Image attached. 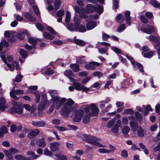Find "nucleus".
Instances as JSON below:
<instances>
[{"label": "nucleus", "mask_w": 160, "mask_h": 160, "mask_svg": "<svg viewBox=\"0 0 160 160\" xmlns=\"http://www.w3.org/2000/svg\"><path fill=\"white\" fill-rule=\"evenodd\" d=\"M74 103V102L71 98L68 99L64 106L60 110L61 114L64 117H67L69 115L71 112L74 109L73 106L72 105Z\"/></svg>", "instance_id": "obj_1"}, {"label": "nucleus", "mask_w": 160, "mask_h": 160, "mask_svg": "<svg viewBox=\"0 0 160 160\" xmlns=\"http://www.w3.org/2000/svg\"><path fill=\"white\" fill-rule=\"evenodd\" d=\"M78 136L81 137L84 141L90 144L95 145L100 147H105L104 145L100 144L98 142V141H100V139L95 137L82 133H79Z\"/></svg>", "instance_id": "obj_2"}, {"label": "nucleus", "mask_w": 160, "mask_h": 160, "mask_svg": "<svg viewBox=\"0 0 160 160\" xmlns=\"http://www.w3.org/2000/svg\"><path fill=\"white\" fill-rule=\"evenodd\" d=\"M74 27L72 24H70L68 27V29L70 31H72L78 29L79 31L81 32H84L86 31V29L85 27L83 25L79 26V20L77 17H75L74 18Z\"/></svg>", "instance_id": "obj_3"}, {"label": "nucleus", "mask_w": 160, "mask_h": 160, "mask_svg": "<svg viewBox=\"0 0 160 160\" xmlns=\"http://www.w3.org/2000/svg\"><path fill=\"white\" fill-rule=\"evenodd\" d=\"M84 110L86 113H91V115L96 116L98 114L99 109L94 103L87 105L84 108Z\"/></svg>", "instance_id": "obj_4"}, {"label": "nucleus", "mask_w": 160, "mask_h": 160, "mask_svg": "<svg viewBox=\"0 0 160 160\" xmlns=\"http://www.w3.org/2000/svg\"><path fill=\"white\" fill-rule=\"evenodd\" d=\"M67 101V99L65 98H61L60 97L53 98V100L51 101L52 104L57 109H59L63 105V103Z\"/></svg>", "instance_id": "obj_5"}, {"label": "nucleus", "mask_w": 160, "mask_h": 160, "mask_svg": "<svg viewBox=\"0 0 160 160\" xmlns=\"http://www.w3.org/2000/svg\"><path fill=\"white\" fill-rule=\"evenodd\" d=\"M1 57L4 62L7 64V66L10 68L9 70L10 71H13L14 70V68H12V66L13 67L15 68L18 71H19L20 70L18 64L17 62L15 61H13L12 62V65L8 63H7V61L5 56L3 55H1Z\"/></svg>", "instance_id": "obj_6"}, {"label": "nucleus", "mask_w": 160, "mask_h": 160, "mask_svg": "<svg viewBox=\"0 0 160 160\" xmlns=\"http://www.w3.org/2000/svg\"><path fill=\"white\" fill-rule=\"evenodd\" d=\"M73 85L74 88L78 91L82 90L83 91L87 92L89 90V88L84 86L82 84L78 82H73Z\"/></svg>", "instance_id": "obj_7"}, {"label": "nucleus", "mask_w": 160, "mask_h": 160, "mask_svg": "<svg viewBox=\"0 0 160 160\" xmlns=\"http://www.w3.org/2000/svg\"><path fill=\"white\" fill-rule=\"evenodd\" d=\"M84 112L82 110H76L73 112L74 115V120L76 122H79L81 120Z\"/></svg>", "instance_id": "obj_8"}, {"label": "nucleus", "mask_w": 160, "mask_h": 160, "mask_svg": "<svg viewBox=\"0 0 160 160\" xmlns=\"http://www.w3.org/2000/svg\"><path fill=\"white\" fill-rule=\"evenodd\" d=\"M23 108L20 105L17 104L14 107L11 108L10 112L12 113L22 114L23 112Z\"/></svg>", "instance_id": "obj_9"}, {"label": "nucleus", "mask_w": 160, "mask_h": 160, "mask_svg": "<svg viewBox=\"0 0 160 160\" xmlns=\"http://www.w3.org/2000/svg\"><path fill=\"white\" fill-rule=\"evenodd\" d=\"M101 64L96 62H91L88 64L85 65V67L87 69L90 70H95L96 69L95 66H100Z\"/></svg>", "instance_id": "obj_10"}, {"label": "nucleus", "mask_w": 160, "mask_h": 160, "mask_svg": "<svg viewBox=\"0 0 160 160\" xmlns=\"http://www.w3.org/2000/svg\"><path fill=\"white\" fill-rule=\"evenodd\" d=\"M23 93L24 91L22 90L19 89H17L16 90H15L14 89H13L10 92V94L11 97H12L14 99L17 100L18 99V98L15 96V94H22Z\"/></svg>", "instance_id": "obj_11"}, {"label": "nucleus", "mask_w": 160, "mask_h": 160, "mask_svg": "<svg viewBox=\"0 0 160 160\" xmlns=\"http://www.w3.org/2000/svg\"><path fill=\"white\" fill-rule=\"evenodd\" d=\"M15 33L12 31H6L4 32V36L7 37L8 40L10 42H13Z\"/></svg>", "instance_id": "obj_12"}, {"label": "nucleus", "mask_w": 160, "mask_h": 160, "mask_svg": "<svg viewBox=\"0 0 160 160\" xmlns=\"http://www.w3.org/2000/svg\"><path fill=\"white\" fill-rule=\"evenodd\" d=\"M96 10V7L92 4H88L85 9V12L86 13H92Z\"/></svg>", "instance_id": "obj_13"}, {"label": "nucleus", "mask_w": 160, "mask_h": 160, "mask_svg": "<svg viewBox=\"0 0 160 160\" xmlns=\"http://www.w3.org/2000/svg\"><path fill=\"white\" fill-rule=\"evenodd\" d=\"M63 73L66 76L69 78L71 81L73 82L76 81L72 78L74 76L73 73L71 70H66Z\"/></svg>", "instance_id": "obj_14"}, {"label": "nucleus", "mask_w": 160, "mask_h": 160, "mask_svg": "<svg viewBox=\"0 0 160 160\" xmlns=\"http://www.w3.org/2000/svg\"><path fill=\"white\" fill-rule=\"evenodd\" d=\"M60 143L58 142H53L50 143V148L51 151L52 152H56L58 151Z\"/></svg>", "instance_id": "obj_15"}, {"label": "nucleus", "mask_w": 160, "mask_h": 160, "mask_svg": "<svg viewBox=\"0 0 160 160\" xmlns=\"http://www.w3.org/2000/svg\"><path fill=\"white\" fill-rule=\"evenodd\" d=\"M141 30L144 33L150 34L155 31V29L152 26H149L147 27L142 28Z\"/></svg>", "instance_id": "obj_16"}, {"label": "nucleus", "mask_w": 160, "mask_h": 160, "mask_svg": "<svg viewBox=\"0 0 160 160\" xmlns=\"http://www.w3.org/2000/svg\"><path fill=\"white\" fill-rule=\"evenodd\" d=\"M129 125L132 130V131L134 132L136 131L137 128H139L140 126L138 125V123L137 122L134 121H132L129 122Z\"/></svg>", "instance_id": "obj_17"}, {"label": "nucleus", "mask_w": 160, "mask_h": 160, "mask_svg": "<svg viewBox=\"0 0 160 160\" xmlns=\"http://www.w3.org/2000/svg\"><path fill=\"white\" fill-rule=\"evenodd\" d=\"M40 131L38 129L32 130L28 135V137L30 139H32L38 134Z\"/></svg>", "instance_id": "obj_18"}, {"label": "nucleus", "mask_w": 160, "mask_h": 160, "mask_svg": "<svg viewBox=\"0 0 160 160\" xmlns=\"http://www.w3.org/2000/svg\"><path fill=\"white\" fill-rule=\"evenodd\" d=\"M7 108V106L6 103L5 99L3 98H0V110L3 111Z\"/></svg>", "instance_id": "obj_19"}, {"label": "nucleus", "mask_w": 160, "mask_h": 160, "mask_svg": "<svg viewBox=\"0 0 160 160\" xmlns=\"http://www.w3.org/2000/svg\"><path fill=\"white\" fill-rule=\"evenodd\" d=\"M32 124L36 127H43L46 125V122L43 121H32Z\"/></svg>", "instance_id": "obj_20"}, {"label": "nucleus", "mask_w": 160, "mask_h": 160, "mask_svg": "<svg viewBox=\"0 0 160 160\" xmlns=\"http://www.w3.org/2000/svg\"><path fill=\"white\" fill-rule=\"evenodd\" d=\"M136 131L138 136L140 137H143L145 133L144 130L141 126L137 128Z\"/></svg>", "instance_id": "obj_21"}, {"label": "nucleus", "mask_w": 160, "mask_h": 160, "mask_svg": "<svg viewBox=\"0 0 160 160\" xmlns=\"http://www.w3.org/2000/svg\"><path fill=\"white\" fill-rule=\"evenodd\" d=\"M27 155L30 156V157H27L29 159L28 160H32L34 159H37L39 157V156L36 155L35 153L32 151H29L27 152Z\"/></svg>", "instance_id": "obj_22"}, {"label": "nucleus", "mask_w": 160, "mask_h": 160, "mask_svg": "<svg viewBox=\"0 0 160 160\" xmlns=\"http://www.w3.org/2000/svg\"><path fill=\"white\" fill-rule=\"evenodd\" d=\"M97 26L95 21H91L88 23L86 25L87 28L88 30L93 29Z\"/></svg>", "instance_id": "obj_23"}, {"label": "nucleus", "mask_w": 160, "mask_h": 160, "mask_svg": "<svg viewBox=\"0 0 160 160\" xmlns=\"http://www.w3.org/2000/svg\"><path fill=\"white\" fill-rule=\"evenodd\" d=\"M74 9L76 12L79 13V15L80 17L85 18H87L88 17L86 15L81 12V10L78 6H75Z\"/></svg>", "instance_id": "obj_24"}, {"label": "nucleus", "mask_w": 160, "mask_h": 160, "mask_svg": "<svg viewBox=\"0 0 160 160\" xmlns=\"http://www.w3.org/2000/svg\"><path fill=\"white\" fill-rule=\"evenodd\" d=\"M45 100L46 97H43L42 98L41 102L39 104L38 107L39 110L42 111L46 107L45 104Z\"/></svg>", "instance_id": "obj_25"}, {"label": "nucleus", "mask_w": 160, "mask_h": 160, "mask_svg": "<svg viewBox=\"0 0 160 160\" xmlns=\"http://www.w3.org/2000/svg\"><path fill=\"white\" fill-rule=\"evenodd\" d=\"M132 82V79H128L127 80L124 81L122 83V87L123 88H127Z\"/></svg>", "instance_id": "obj_26"}, {"label": "nucleus", "mask_w": 160, "mask_h": 160, "mask_svg": "<svg viewBox=\"0 0 160 160\" xmlns=\"http://www.w3.org/2000/svg\"><path fill=\"white\" fill-rule=\"evenodd\" d=\"M48 93L50 95L51 97V101L53 100V98L59 97V96L57 95L58 92L56 90H49L48 91Z\"/></svg>", "instance_id": "obj_27"}, {"label": "nucleus", "mask_w": 160, "mask_h": 160, "mask_svg": "<svg viewBox=\"0 0 160 160\" xmlns=\"http://www.w3.org/2000/svg\"><path fill=\"white\" fill-rule=\"evenodd\" d=\"M43 36L45 38L50 40H52L54 38V37L53 35L46 32L43 33Z\"/></svg>", "instance_id": "obj_28"}, {"label": "nucleus", "mask_w": 160, "mask_h": 160, "mask_svg": "<svg viewBox=\"0 0 160 160\" xmlns=\"http://www.w3.org/2000/svg\"><path fill=\"white\" fill-rule=\"evenodd\" d=\"M130 12L129 11H126L125 13V17L126 19V21L127 22V23L129 25H130Z\"/></svg>", "instance_id": "obj_29"}, {"label": "nucleus", "mask_w": 160, "mask_h": 160, "mask_svg": "<svg viewBox=\"0 0 160 160\" xmlns=\"http://www.w3.org/2000/svg\"><path fill=\"white\" fill-rule=\"evenodd\" d=\"M85 58V56L77 57L76 58L77 62L80 64L86 63L87 62Z\"/></svg>", "instance_id": "obj_30"}, {"label": "nucleus", "mask_w": 160, "mask_h": 160, "mask_svg": "<svg viewBox=\"0 0 160 160\" xmlns=\"http://www.w3.org/2000/svg\"><path fill=\"white\" fill-rule=\"evenodd\" d=\"M24 16L27 19L32 22H34L36 20L35 17L32 16L28 13H25Z\"/></svg>", "instance_id": "obj_31"}, {"label": "nucleus", "mask_w": 160, "mask_h": 160, "mask_svg": "<svg viewBox=\"0 0 160 160\" xmlns=\"http://www.w3.org/2000/svg\"><path fill=\"white\" fill-rule=\"evenodd\" d=\"M91 115V113H86L82 118V122L86 124L88 122Z\"/></svg>", "instance_id": "obj_32"}, {"label": "nucleus", "mask_w": 160, "mask_h": 160, "mask_svg": "<svg viewBox=\"0 0 160 160\" xmlns=\"http://www.w3.org/2000/svg\"><path fill=\"white\" fill-rule=\"evenodd\" d=\"M37 143L38 147L41 148L45 147L46 144V142L44 141V138H42L39 139Z\"/></svg>", "instance_id": "obj_33"}, {"label": "nucleus", "mask_w": 160, "mask_h": 160, "mask_svg": "<svg viewBox=\"0 0 160 160\" xmlns=\"http://www.w3.org/2000/svg\"><path fill=\"white\" fill-rule=\"evenodd\" d=\"M70 66L74 72H78L80 70L79 65L77 64H71Z\"/></svg>", "instance_id": "obj_34"}, {"label": "nucleus", "mask_w": 160, "mask_h": 160, "mask_svg": "<svg viewBox=\"0 0 160 160\" xmlns=\"http://www.w3.org/2000/svg\"><path fill=\"white\" fill-rule=\"evenodd\" d=\"M74 42L76 44L81 46H84L86 44V42L84 41L78 39H75Z\"/></svg>", "instance_id": "obj_35"}, {"label": "nucleus", "mask_w": 160, "mask_h": 160, "mask_svg": "<svg viewBox=\"0 0 160 160\" xmlns=\"http://www.w3.org/2000/svg\"><path fill=\"white\" fill-rule=\"evenodd\" d=\"M25 35H27L26 31L22 32L21 33H18L17 35V37L19 39L22 40L24 39Z\"/></svg>", "instance_id": "obj_36"}, {"label": "nucleus", "mask_w": 160, "mask_h": 160, "mask_svg": "<svg viewBox=\"0 0 160 160\" xmlns=\"http://www.w3.org/2000/svg\"><path fill=\"white\" fill-rule=\"evenodd\" d=\"M15 158L18 160H28V158L22 155H17L15 156Z\"/></svg>", "instance_id": "obj_37"}, {"label": "nucleus", "mask_w": 160, "mask_h": 160, "mask_svg": "<svg viewBox=\"0 0 160 160\" xmlns=\"http://www.w3.org/2000/svg\"><path fill=\"white\" fill-rule=\"evenodd\" d=\"M111 131L113 133V134L115 136L118 135V132L119 131L118 127L114 125L111 129Z\"/></svg>", "instance_id": "obj_38"}, {"label": "nucleus", "mask_w": 160, "mask_h": 160, "mask_svg": "<svg viewBox=\"0 0 160 160\" xmlns=\"http://www.w3.org/2000/svg\"><path fill=\"white\" fill-rule=\"evenodd\" d=\"M5 156L8 158V160H12L13 158L12 156L8 150H5L3 151Z\"/></svg>", "instance_id": "obj_39"}, {"label": "nucleus", "mask_w": 160, "mask_h": 160, "mask_svg": "<svg viewBox=\"0 0 160 160\" xmlns=\"http://www.w3.org/2000/svg\"><path fill=\"white\" fill-rule=\"evenodd\" d=\"M147 38L151 42H156L158 41V38L157 37L152 35H150L148 38Z\"/></svg>", "instance_id": "obj_40"}, {"label": "nucleus", "mask_w": 160, "mask_h": 160, "mask_svg": "<svg viewBox=\"0 0 160 160\" xmlns=\"http://www.w3.org/2000/svg\"><path fill=\"white\" fill-rule=\"evenodd\" d=\"M116 20L119 23H122L124 22V18L122 16L121 14H120L117 16Z\"/></svg>", "instance_id": "obj_41"}, {"label": "nucleus", "mask_w": 160, "mask_h": 160, "mask_svg": "<svg viewBox=\"0 0 160 160\" xmlns=\"http://www.w3.org/2000/svg\"><path fill=\"white\" fill-rule=\"evenodd\" d=\"M130 130V128L128 126H125L122 129V133L125 135L127 134Z\"/></svg>", "instance_id": "obj_42"}, {"label": "nucleus", "mask_w": 160, "mask_h": 160, "mask_svg": "<svg viewBox=\"0 0 160 160\" xmlns=\"http://www.w3.org/2000/svg\"><path fill=\"white\" fill-rule=\"evenodd\" d=\"M19 53L23 58H26L27 56V52L23 49H20Z\"/></svg>", "instance_id": "obj_43"}, {"label": "nucleus", "mask_w": 160, "mask_h": 160, "mask_svg": "<svg viewBox=\"0 0 160 160\" xmlns=\"http://www.w3.org/2000/svg\"><path fill=\"white\" fill-rule=\"evenodd\" d=\"M28 42L31 43L33 47L37 44V42L36 40L34 38H29L28 39Z\"/></svg>", "instance_id": "obj_44"}, {"label": "nucleus", "mask_w": 160, "mask_h": 160, "mask_svg": "<svg viewBox=\"0 0 160 160\" xmlns=\"http://www.w3.org/2000/svg\"><path fill=\"white\" fill-rule=\"evenodd\" d=\"M150 3L155 8L159 7L160 6V3H158L156 1L154 0L150 1Z\"/></svg>", "instance_id": "obj_45"}, {"label": "nucleus", "mask_w": 160, "mask_h": 160, "mask_svg": "<svg viewBox=\"0 0 160 160\" xmlns=\"http://www.w3.org/2000/svg\"><path fill=\"white\" fill-rule=\"evenodd\" d=\"M115 121L113 119H112L109 121L106 124V126L108 128H110L115 123Z\"/></svg>", "instance_id": "obj_46"}, {"label": "nucleus", "mask_w": 160, "mask_h": 160, "mask_svg": "<svg viewBox=\"0 0 160 160\" xmlns=\"http://www.w3.org/2000/svg\"><path fill=\"white\" fill-rule=\"evenodd\" d=\"M8 152L11 154H14L18 152V149L13 148H10L8 150Z\"/></svg>", "instance_id": "obj_47"}, {"label": "nucleus", "mask_w": 160, "mask_h": 160, "mask_svg": "<svg viewBox=\"0 0 160 160\" xmlns=\"http://www.w3.org/2000/svg\"><path fill=\"white\" fill-rule=\"evenodd\" d=\"M61 5L60 0H56L55 2L54 8L56 10L58 9Z\"/></svg>", "instance_id": "obj_48"}, {"label": "nucleus", "mask_w": 160, "mask_h": 160, "mask_svg": "<svg viewBox=\"0 0 160 160\" xmlns=\"http://www.w3.org/2000/svg\"><path fill=\"white\" fill-rule=\"evenodd\" d=\"M23 107L26 110L30 111L31 113L33 112L32 110V108L29 105L27 104H24L23 105Z\"/></svg>", "instance_id": "obj_49"}, {"label": "nucleus", "mask_w": 160, "mask_h": 160, "mask_svg": "<svg viewBox=\"0 0 160 160\" xmlns=\"http://www.w3.org/2000/svg\"><path fill=\"white\" fill-rule=\"evenodd\" d=\"M126 28L125 25L124 24H121L117 29V31L118 32H121Z\"/></svg>", "instance_id": "obj_50"}, {"label": "nucleus", "mask_w": 160, "mask_h": 160, "mask_svg": "<svg viewBox=\"0 0 160 160\" xmlns=\"http://www.w3.org/2000/svg\"><path fill=\"white\" fill-rule=\"evenodd\" d=\"M32 8L33 10H34L35 13L37 15L39 14L40 12L39 10V9L37 6H36L34 4H32Z\"/></svg>", "instance_id": "obj_51"}, {"label": "nucleus", "mask_w": 160, "mask_h": 160, "mask_svg": "<svg viewBox=\"0 0 160 160\" xmlns=\"http://www.w3.org/2000/svg\"><path fill=\"white\" fill-rule=\"evenodd\" d=\"M56 156L58 158V160H67V158L65 156L57 154Z\"/></svg>", "instance_id": "obj_52"}, {"label": "nucleus", "mask_w": 160, "mask_h": 160, "mask_svg": "<svg viewBox=\"0 0 160 160\" xmlns=\"http://www.w3.org/2000/svg\"><path fill=\"white\" fill-rule=\"evenodd\" d=\"M47 30L49 31L50 32L54 35H57V32H56L50 26H47L46 27Z\"/></svg>", "instance_id": "obj_53"}, {"label": "nucleus", "mask_w": 160, "mask_h": 160, "mask_svg": "<svg viewBox=\"0 0 160 160\" xmlns=\"http://www.w3.org/2000/svg\"><path fill=\"white\" fill-rule=\"evenodd\" d=\"M116 150V148L114 146H113L111 145H109V149H108V153H113L114 151Z\"/></svg>", "instance_id": "obj_54"}, {"label": "nucleus", "mask_w": 160, "mask_h": 160, "mask_svg": "<svg viewBox=\"0 0 160 160\" xmlns=\"http://www.w3.org/2000/svg\"><path fill=\"white\" fill-rule=\"evenodd\" d=\"M66 15L65 22L67 23H68L69 22L70 19L71 13L68 11H67L66 12Z\"/></svg>", "instance_id": "obj_55"}, {"label": "nucleus", "mask_w": 160, "mask_h": 160, "mask_svg": "<svg viewBox=\"0 0 160 160\" xmlns=\"http://www.w3.org/2000/svg\"><path fill=\"white\" fill-rule=\"evenodd\" d=\"M96 8L97 12L100 14L102 13L103 11V7L101 5H98L96 7Z\"/></svg>", "instance_id": "obj_56"}, {"label": "nucleus", "mask_w": 160, "mask_h": 160, "mask_svg": "<svg viewBox=\"0 0 160 160\" xmlns=\"http://www.w3.org/2000/svg\"><path fill=\"white\" fill-rule=\"evenodd\" d=\"M3 44H4V45L6 47L8 46V43L7 42L4 40H2L0 43V52L2 51Z\"/></svg>", "instance_id": "obj_57"}, {"label": "nucleus", "mask_w": 160, "mask_h": 160, "mask_svg": "<svg viewBox=\"0 0 160 160\" xmlns=\"http://www.w3.org/2000/svg\"><path fill=\"white\" fill-rule=\"evenodd\" d=\"M135 64H136L140 72H144L142 66L141 64L138 62H136L135 63Z\"/></svg>", "instance_id": "obj_58"}, {"label": "nucleus", "mask_w": 160, "mask_h": 160, "mask_svg": "<svg viewBox=\"0 0 160 160\" xmlns=\"http://www.w3.org/2000/svg\"><path fill=\"white\" fill-rule=\"evenodd\" d=\"M93 75L94 76H97L98 78H101L103 74L99 71H96L93 72Z\"/></svg>", "instance_id": "obj_59"}, {"label": "nucleus", "mask_w": 160, "mask_h": 160, "mask_svg": "<svg viewBox=\"0 0 160 160\" xmlns=\"http://www.w3.org/2000/svg\"><path fill=\"white\" fill-rule=\"evenodd\" d=\"M28 131V130L27 128H24L23 130V132L20 134L18 136L21 138H23L26 135V133Z\"/></svg>", "instance_id": "obj_60"}, {"label": "nucleus", "mask_w": 160, "mask_h": 160, "mask_svg": "<svg viewBox=\"0 0 160 160\" xmlns=\"http://www.w3.org/2000/svg\"><path fill=\"white\" fill-rule=\"evenodd\" d=\"M44 154L45 155L51 156L52 155V152L49 150L47 148H45L44 151Z\"/></svg>", "instance_id": "obj_61"}, {"label": "nucleus", "mask_w": 160, "mask_h": 160, "mask_svg": "<svg viewBox=\"0 0 160 160\" xmlns=\"http://www.w3.org/2000/svg\"><path fill=\"white\" fill-rule=\"evenodd\" d=\"M64 11L62 10H58L56 13V15L58 17H62L64 14Z\"/></svg>", "instance_id": "obj_62"}, {"label": "nucleus", "mask_w": 160, "mask_h": 160, "mask_svg": "<svg viewBox=\"0 0 160 160\" xmlns=\"http://www.w3.org/2000/svg\"><path fill=\"white\" fill-rule=\"evenodd\" d=\"M36 26L38 29L39 31H43L44 29V27L39 23H37Z\"/></svg>", "instance_id": "obj_63"}, {"label": "nucleus", "mask_w": 160, "mask_h": 160, "mask_svg": "<svg viewBox=\"0 0 160 160\" xmlns=\"http://www.w3.org/2000/svg\"><path fill=\"white\" fill-rule=\"evenodd\" d=\"M153 52H149L148 53H145L144 55V57L147 58H150L153 54Z\"/></svg>", "instance_id": "obj_64"}]
</instances>
